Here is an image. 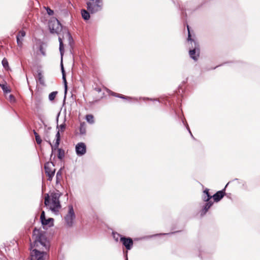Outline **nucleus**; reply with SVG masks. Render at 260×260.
Wrapping results in <instances>:
<instances>
[{"label": "nucleus", "mask_w": 260, "mask_h": 260, "mask_svg": "<svg viewBox=\"0 0 260 260\" xmlns=\"http://www.w3.org/2000/svg\"><path fill=\"white\" fill-rule=\"evenodd\" d=\"M68 208V212L64 216V220L66 226L70 228L73 226V220L75 218V214L72 206H69Z\"/></svg>", "instance_id": "obj_6"}, {"label": "nucleus", "mask_w": 260, "mask_h": 260, "mask_svg": "<svg viewBox=\"0 0 260 260\" xmlns=\"http://www.w3.org/2000/svg\"><path fill=\"white\" fill-rule=\"evenodd\" d=\"M76 152L78 155L82 156L86 152V146L83 142L78 143L76 146Z\"/></svg>", "instance_id": "obj_10"}, {"label": "nucleus", "mask_w": 260, "mask_h": 260, "mask_svg": "<svg viewBox=\"0 0 260 260\" xmlns=\"http://www.w3.org/2000/svg\"><path fill=\"white\" fill-rule=\"evenodd\" d=\"M44 169L45 173L48 177V180L51 181L55 172L54 165L52 162H47L45 164Z\"/></svg>", "instance_id": "obj_7"}, {"label": "nucleus", "mask_w": 260, "mask_h": 260, "mask_svg": "<svg viewBox=\"0 0 260 260\" xmlns=\"http://www.w3.org/2000/svg\"><path fill=\"white\" fill-rule=\"evenodd\" d=\"M112 95L114 96L118 97V98H121V99H125V100H132V98L131 97L126 96H125V95H124L123 94H119V93H116V92H112Z\"/></svg>", "instance_id": "obj_17"}, {"label": "nucleus", "mask_w": 260, "mask_h": 260, "mask_svg": "<svg viewBox=\"0 0 260 260\" xmlns=\"http://www.w3.org/2000/svg\"><path fill=\"white\" fill-rule=\"evenodd\" d=\"M62 79L63 80L64 84V88H65V93H66L67 90V82L66 78V75H62Z\"/></svg>", "instance_id": "obj_29"}, {"label": "nucleus", "mask_w": 260, "mask_h": 260, "mask_svg": "<svg viewBox=\"0 0 260 260\" xmlns=\"http://www.w3.org/2000/svg\"><path fill=\"white\" fill-rule=\"evenodd\" d=\"M65 128H66V125L65 124H61L60 126H59V131H58V132L59 131H60L61 132H63L65 130Z\"/></svg>", "instance_id": "obj_31"}, {"label": "nucleus", "mask_w": 260, "mask_h": 260, "mask_svg": "<svg viewBox=\"0 0 260 260\" xmlns=\"http://www.w3.org/2000/svg\"><path fill=\"white\" fill-rule=\"evenodd\" d=\"M0 86L2 87L3 91L5 93H8L11 92V90L8 87L6 84H1Z\"/></svg>", "instance_id": "obj_22"}, {"label": "nucleus", "mask_w": 260, "mask_h": 260, "mask_svg": "<svg viewBox=\"0 0 260 260\" xmlns=\"http://www.w3.org/2000/svg\"><path fill=\"white\" fill-rule=\"evenodd\" d=\"M113 237L115 240L117 242L119 240V238L122 237L119 234L117 233H113Z\"/></svg>", "instance_id": "obj_26"}, {"label": "nucleus", "mask_w": 260, "mask_h": 260, "mask_svg": "<svg viewBox=\"0 0 260 260\" xmlns=\"http://www.w3.org/2000/svg\"><path fill=\"white\" fill-rule=\"evenodd\" d=\"M94 90L98 92H101L102 91V89L100 87H95Z\"/></svg>", "instance_id": "obj_34"}, {"label": "nucleus", "mask_w": 260, "mask_h": 260, "mask_svg": "<svg viewBox=\"0 0 260 260\" xmlns=\"http://www.w3.org/2000/svg\"><path fill=\"white\" fill-rule=\"evenodd\" d=\"M63 37L61 38L60 37H59L58 40L59 42V51L60 52V54L61 55H62L64 51L63 49Z\"/></svg>", "instance_id": "obj_18"}, {"label": "nucleus", "mask_w": 260, "mask_h": 260, "mask_svg": "<svg viewBox=\"0 0 260 260\" xmlns=\"http://www.w3.org/2000/svg\"><path fill=\"white\" fill-rule=\"evenodd\" d=\"M60 140V136L59 132L56 135V142L54 145H52L51 143L50 144L51 146L52 152H54L56 150L57 151V157L59 159H62L64 156V151L60 148H58Z\"/></svg>", "instance_id": "obj_5"}, {"label": "nucleus", "mask_w": 260, "mask_h": 260, "mask_svg": "<svg viewBox=\"0 0 260 260\" xmlns=\"http://www.w3.org/2000/svg\"><path fill=\"white\" fill-rule=\"evenodd\" d=\"M187 28L188 30V37L187 40L188 42H190L192 47V48H190L189 50V55L190 58L194 60L197 61L199 58L200 54V45L197 41L191 38L189 27L188 25H187Z\"/></svg>", "instance_id": "obj_3"}, {"label": "nucleus", "mask_w": 260, "mask_h": 260, "mask_svg": "<svg viewBox=\"0 0 260 260\" xmlns=\"http://www.w3.org/2000/svg\"><path fill=\"white\" fill-rule=\"evenodd\" d=\"M60 196V193L57 192H52L50 195L48 193L45 194L44 197L45 206L54 213L58 212L61 208L59 201Z\"/></svg>", "instance_id": "obj_2"}, {"label": "nucleus", "mask_w": 260, "mask_h": 260, "mask_svg": "<svg viewBox=\"0 0 260 260\" xmlns=\"http://www.w3.org/2000/svg\"><path fill=\"white\" fill-rule=\"evenodd\" d=\"M86 120L90 124H93L94 122V117L91 114L87 115L86 116Z\"/></svg>", "instance_id": "obj_19"}, {"label": "nucleus", "mask_w": 260, "mask_h": 260, "mask_svg": "<svg viewBox=\"0 0 260 260\" xmlns=\"http://www.w3.org/2000/svg\"><path fill=\"white\" fill-rule=\"evenodd\" d=\"M120 241L122 243V245L125 247L127 250H131L134 245L133 239L129 237H121Z\"/></svg>", "instance_id": "obj_9"}, {"label": "nucleus", "mask_w": 260, "mask_h": 260, "mask_svg": "<svg viewBox=\"0 0 260 260\" xmlns=\"http://www.w3.org/2000/svg\"><path fill=\"white\" fill-rule=\"evenodd\" d=\"M32 239H34L33 244L30 245V249L33 247L30 252V260H44V255L46 254V251L49 249L50 244L45 235L41 231L35 229L33 231Z\"/></svg>", "instance_id": "obj_1"}, {"label": "nucleus", "mask_w": 260, "mask_h": 260, "mask_svg": "<svg viewBox=\"0 0 260 260\" xmlns=\"http://www.w3.org/2000/svg\"><path fill=\"white\" fill-rule=\"evenodd\" d=\"M46 11L49 15H53L54 14V12L53 10H52L49 7H47L46 8Z\"/></svg>", "instance_id": "obj_30"}, {"label": "nucleus", "mask_w": 260, "mask_h": 260, "mask_svg": "<svg viewBox=\"0 0 260 260\" xmlns=\"http://www.w3.org/2000/svg\"><path fill=\"white\" fill-rule=\"evenodd\" d=\"M56 183H60V181L62 179V174H61V170H59L56 175Z\"/></svg>", "instance_id": "obj_21"}, {"label": "nucleus", "mask_w": 260, "mask_h": 260, "mask_svg": "<svg viewBox=\"0 0 260 260\" xmlns=\"http://www.w3.org/2000/svg\"><path fill=\"white\" fill-rule=\"evenodd\" d=\"M61 72H62V75H65V72H64V69H63V67L62 66H61Z\"/></svg>", "instance_id": "obj_35"}, {"label": "nucleus", "mask_w": 260, "mask_h": 260, "mask_svg": "<svg viewBox=\"0 0 260 260\" xmlns=\"http://www.w3.org/2000/svg\"><path fill=\"white\" fill-rule=\"evenodd\" d=\"M57 94V91H53V92H52L51 93H50L49 95V100L51 101H53L55 99V98H56Z\"/></svg>", "instance_id": "obj_23"}, {"label": "nucleus", "mask_w": 260, "mask_h": 260, "mask_svg": "<svg viewBox=\"0 0 260 260\" xmlns=\"http://www.w3.org/2000/svg\"><path fill=\"white\" fill-rule=\"evenodd\" d=\"M37 78L39 81V82H40V83H43V76L41 73V72H38V75H37Z\"/></svg>", "instance_id": "obj_27"}, {"label": "nucleus", "mask_w": 260, "mask_h": 260, "mask_svg": "<svg viewBox=\"0 0 260 260\" xmlns=\"http://www.w3.org/2000/svg\"><path fill=\"white\" fill-rule=\"evenodd\" d=\"M103 6V0H89L87 3V9L91 14L101 11Z\"/></svg>", "instance_id": "obj_4"}, {"label": "nucleus", "mask_w": 260, "mask_h": 260, "mask_svg": "<svg viewBox=\"0 0 260 260\" xmlns=\"http://www.w3.org/2000/svg\"><path fill=\"white\" fill-rule=\"evenodd\" d=\"M2 64L5 69H6V70H8V69L9 68V63L7 59L6 58H4L3 59Z\"/></svg>", "instance_id": "obj_24"}, {"label": "nucleus", "mask_w": 260, "mask_h": 260, "mask_svg": "<svg viewBox=\"0 0 260 260\" xmlns=\"http://www.w3.org/2000/svg\"><path fill=\"white\" fill-rule=\"evenodd\" d=\"M53 219L52 218H49L47 219H45L43 221H42V223L43 225H48L50 224V222H53Z\"/></svg>", "instance_id": "obj_25"}, {"label": "nucleus", "mask_w": 260, "mask_h": 260, "mask_svg": "<svg viewBox=\"0 0 260 260\" xmlns=\"http://www.w3.org/2000/svg\"><path fill=\"white\" fill-rule=\"evenodd\" d=\"M80 134L81 135H85L86 132V126L85 122H82L80 123L79 127Z\"/></svg>", "instance_id": "obj_16"}, {"label": "nucleus", "mask_w": 260, "mask_h": 260, "mask_svg": "<svg viewBox=\"0 0 260 260\" xmlns=\"http://www.w3.org/2000/svg\"><path fill=\"white\" fill-rule=\"evenodd\" d=\"M8 100L12 103H15L16 101L15 98L12 94L9 95Z\"/></svg>", "instance_id": "obj_28"}, {"label": "nucleus", "mask_w": 260, "mask_h": 260, "mask_svg": "<svg viewBox=\"0 0 260 260\" xmlns=\"http://www.w3.org/2000/svg\"><path fill=\"white\" fill-rule=\"evenodd\" d=\"M213 202L211 201H209L208 202H206V203L204 205L202 209H201L200 212L201 215L203 216L205 215V214L207 212L208 210L210 208V207L212 206Z\"/></svg>", "instance_id": "obj_13"}, {"label": "nucleus", "mask_w": 260, "mask_h": 260, "mask_svg": "<svg viewBox=\"0 0 260 260\" xmlns=\"http://www.w3.org/2000/svg\"><path fill=\"white\" fill-rule=\"evenodd\" d=\"M49 28L51 33L58 34L62 29V26L57 19H54L49 22Z\"/></svg>", "instance_id": "obj_8"}, {"label": "nucleus", "mask_w": 260, "mask_h": 260, "mask_svg": "<svg viewBox=\"0 0 260 260\" xmlns=\"http://www.w3.org/2000/svg\"><path fill=\"white\" fill-rule=\"evenodd\" d=\"M26 32L23 30H20L16 37L17 45L22 47L23 45V38L25 36Z\"/></svg>", "instance_id": "obj_11"}, {"label": "nucleus", "mask_w": 260, "mask_h": 260, "mask_svg": "<svg viewBox=\"0 0 260 260\" xmlns=\"http://www.w3.org/2000/svg\"><path fill=\"white\" fill-rule=\"evenodd\" d=\"M65 35L67 38L70 40L72 39V36L70 33L69 32L68 30H65Z\"/></svg>", "instance_id": "obj_32"}, {"label": "nucleus", "mask_w": 260, "mask_h": 260, "mask_svg": "<svg viewBox=\"0 0 260 260\" xmlns=\"http://www.w3.org/2000/svg\"><path fill=\"white\" fill-rule=\"evenodd\" d=\"M40 219H41V222L43 221L44 220V219H46L45 212L44 211H43L41 213Z\"/></svg>", "instance_id": "obj_33"}, {"label": "nucleus", "mask_w": 260, "mask_h": 260, "mask_svg": "<svg viewBox=\"0 0 260 260\" xmlns=\"http://www.w3.org/2000/svg\"><path fill=\"white\" fill-rule=\"evenodd\" d=\"M225 194V189L217 191L215 194L212 196V198L215 202H219Z\"/></svg>", "instance_id": "obj_12"}, {"label": "nucleus", "mask_w": 260, "mask_h": 260, "mask_svg": "<svg viewBox=\"0 0 260 260\" xmlns=\"http://www.w3.org/2000/svg\"><path fill=\"white\" fill-rule=\"evenodd\" d=\"M203 193L204 194L203 197V200L205 202H208L210 201V199H212V196H211L209 193V189L208 188H206L204 191Z\"/></svg>", "instance_id": "obj_14"}, {"label": "nucleus", "mask_w": 260, "mask_h": 260, "mask_svg": "<svg viewBox=\"0 0 260 260\" xmlns=\"http://www.w3.org/2000/svg\"><path fill=\"white\" fill-rule=\"evenodd\" d=\"M33 132H34V134L35 136V139H36V142L38 144H39V145L41 144L42 143V139H41V137H40L39 134L35 131V130H34Z\"/></svg>", "instance_id": "obj_20"}, {"label": "nucleus", "mask_w": 260, "mask_h": 260, "mask_svg": "<svg viewBox=\"0 0 260 260\" xmlns=\"http://www.w3.org/2000/svg\"><path fill=\"white\" fill-rule=\"evenodd\" d=\"M89 12H89L88 10L87 11L84 9H82L81 10V15H82V18L84 20H88L89 19V18H90Z\"/></svg>", "instance_id": "obj_15"}]
</instances>
